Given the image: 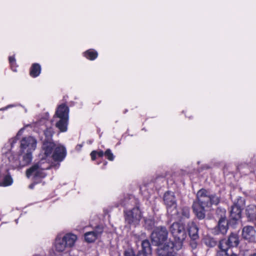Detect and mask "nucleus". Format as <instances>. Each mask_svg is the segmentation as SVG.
<instances>
[{"label":"nucleus","instance_id":"obj_23","mask_svg":"<svg viewBox=\"0 0 256 256\" xmlns=\"http://www.w3.org/2000/svg\"><path fill=\"white\" fill-rule=\"evenodd\" d=\"M104 156L109 160L112 161L114 160V156L110 149L106 150L104 152Z\"/></svg>","mask_w":256,"mask_h":256},{"label":"nucleus","instance_id":"obj_17","mask_svg":"<svg viewBox=\"0 0 256 256\" xmlns=\"http://www.w3.org/2000/svg\"><path fill=\"white\" fill-rule=\"evenodd\" d=\"M241 209L238 205L234 204L232 206L230 210V217L232 219L238 220L240 218Z\"/></svg>","mask_w":256,"mask_h":256},{"label":"nucleus","instance_id":"obj_28","mask_svg":"<svg viewBox=\"0 0 256 256\" xmlns=\"http://www.w3.org/2000/svg\"><path fill=\"white\" fill-rule=\"evenodd\" d=\"M150 254V253H149V252L140 250L138 252L136 256H148V255ZM134 256H135L134 255Z\"/></svg>","mask_w":256,"mask_h":256},{"label":"nucleus","instance_id":"obj_2","mask_svg":"<svg viewBox=\"0 0 256 256\" xmlns=\"http://www.w3.org/2000/svg\"><path fill=\"white\" fill-rule=\"evenodd\" d=\"M24 130V128L20 129L16 136L10 140L8 143L2 148V164L0 165L1 174L4 173L8 170V166L14 169L19 168L26 166L32 162V154L20 151V154L17 156H14L10 150L18 140V136L22 134Z\"/></svg>","mask_w":256,"mask_h":256},{"label":"nucleus","instance_id":"obj_31","mask_svg":"<svg viewBox=\"0 0 256 256\" xmlns=\"http://www.w3.org/2000/svg\"><path fill=\"white\" fill-rule=\"evenodd\" d=\"M226 256H228L227 253H226ZM230 256H237V255L236 254H232Z\"/></svg>","mask_w":256,"mask_h":256},{"label":"nucleus","instance_id":"obj_24","mask_svg":"<svg viewBox=\"0 0 256 256\" xmlns=\"http://www.w3.org/2000/svg\"><path fill=\"white\" fill-rule=\"evenodd\" d=\"M146 226L148 228L150 229L152 228L154 224V222L152 219H148L145 220Z\"/></svg>","mask_w":256,"mask_h":256},{"label":"nucleus","instance_id":"obj_21","mask_svg":"<svg viewBox=\"0 0 256 256\" xmlns=\"http://www.w3.org/2000/svg\"><path fill=\"white\" fill-rule=\"evenodd\" d=\"M142 249L141 250H143L149 253H150V244L148 240H143L142 243Z\"/></svg>","mask_w":256,"mask_h":256},{"label":"nucleus","instance_id":"obj_29","mask_svg":"<svg viewBox=\"0 0 256 256\" xmlns=\"http://www.w3.org/2000/svg\"><path fill=\"white\" fill-rule=\"evenodd\" d=\"M136 237H137V236H138H138H137V234H136ZM145 237H146V234H144V233H142V234H141V236H140V238H138V239H140V240H142L143 238H145Z\"/></svg>","mask_w":256,"mask_h":256},{"label":"nucleus","instance_id":"obj_19","mask_svg":"<svg viewBox=\"0 0 256 256\" xmlns=\"http://www.w3.org/2000/svg\"><path fill=\"white\" fill-rule=\"evenodd\" d=\"M40 72V66L38 64H34L32 66L30 71V74L32 77L35 78L39 76Z\"/></svg>","mask_w":256,"mask_h":256},{"label":"nucleus","instance_id":"obj_13","mask_svg":"<svg viewBox=\"0 0 256 256\" xmlns=\"http://www.w3.org/2000/svg\"><path fill=\"white\" fill-rule=\"evenodd\" d=\"M256 232L252 226H246L243 228L242 236V237L247 240L252 241L254 240Z\"/></svg>","mask_w":256,"mask_h":256},{"label":"nucleus","instance_id":"obj_26","mask_svg":"<svg viewBox=\"0 0 256 256\" xmlns=\"http://www.w3.org/2000/svg\"><path fill=\"white\" fill-rule=\"evenodd\" d=\"M9 61H10V63L11 65L12 70L14 72H16V68L14 67V65L15 64V63H16V60H15L14 58L12 56H10L9 58Z\"/></svg>","mask_w":256,"mask_h":256},{"label":"nucleus","instance_id":"obj_14","mask_svg":"<svg viewBox=\"0 0 256 256\" xmlns=\"http://www.w3.org/2000/svg\"><path fill=\"white\" fill-rule=\"evenodd\" d=\"M102 230L100 228H98L96 230L87 232L84 234V238L88 242H94L101 234Z\"/></svg>","mask_w":256,"mask_h":256},{"label":"nucleus","instance_id":"obj_10","mask_svg":"<svg viewBox=\"0 0 256 256\" xmlns=\"http://www.w3.org/2000/svg\"><path fill=\"white\" fill-rule=\"evenodd\" d=\"M36 146V140L32 136L25 137L20 142V151L23 152H32Z\"/></svg>","mask_w":256,"mask_h":256},{"label":"nucleus","instance_id":"obj_1","mask_svg":"<svg viewBox=\"0 0 256 256\" xmlns=\"http://www.w3.org/2000/svg\"><path fill=\"white\" fill-rule=\"evenodd\" d=\"M48 122L44 118L36 124V126L46 124V128L44 130L45 138L44 140L42 146L44 154L40 155V162L26 170V174L28 178L30 177L34 178H44L46 176L44 170L50 168V162L52 160L56 161H62L66 156L65 148L60 145L56 146L52 142V138L54 130L52 127L48 126Z\"/></svg>","mask_w":256,"mask_h":256},{"label":"nucleus","instance_id":"obj_18","mask_svg":"<svg viewBox=\"0 0 256 256\" xmlns=\"http://www.w3.org/2000/svg\"><path fill=\"white\" fill-rule=\"evenodd\" d=\"M246 214L250 220H253L256 218V206L250 205L246 210Z\"/></svg>","mask_w":256,"mask_h":256},{"label":"nucleus","instance_id":"obj_16","mask_svg":"<svg viewBox=\"0 0 256 256\" xmlns=\"http://www.w3.org/2000/svg\"><path fill=\"white\" fill-rule=\"evenodd\" d=\"M218 228L220 232L223 234L226 232L228 229V222L225 218H222L220 219L218 222Z\"/></svg>","mask_w":256,"mask_h":256},{"label":"nucleus","instance_id":"obj_7","mask_svg":"<svg viewBox=\"0 0 256 256\" xmlns=\"http://www.w3.org/2000/svg\"><path fill=\"white\" fill-rule=\"evenodd\" d=\"M239 243L238 236L236 234H232L228 240H222L219 244L220 250L217 256H226V251L230 247L236 246Z\"/></svg>","mask_w":256,"mask_h":256},{"label":"nucleus","instance_id":"obj_20","mask_svg":"<svg viewBox=\"0 0 256 256\" xmlns=\"http://www.w3.org/2000/svg\"><path fill=\"white\" fill-rule=\"evenodd\" d=\"M84 56L88 59L94 60L98 56V52L94 50L90 49L84 53Z\"/></svg>","mask_w":256,"mask_h":256},{"label":"nucleus","instance_id":"obj_11","mask_svg":"<svg viewBox=\"0 0 256 256\" xmlns=\"http://www.w3.org/2000/svg\"><path fill=\"white\" fill-rule=\"evenodd\" d=\"M141 217V212L138 208H134L126 213V221L130 226H135L138 224Z\"/></svg>","mask_w":256,"mask_h":256},{"label":"nucleus","instance_id":"obj_25","mask_svg":"<svg viewBox=\"0 0 256 256\" xmlns=\"http://www.w3.org/2000/svg\"><path fill=\"white\" fill-rule=\"evenodd\" d=\"M182 218H188L190 215L189 210L188 208H184L182 210Z\"/></svg>","mask_w":256,"mask_h":256},{"label":"nucleus","instance_id":"obj_30","mask_svg":"<svg viewBox=\"0 0 256 256\" xmlns=\"http://www.w3.org/2000/svg\"><path fill=\"white\" fill-rule=\"evenodd\" d=\"M214 244H215L214 242L212 241V242H210V246H214Z\"/></svg>","mask_w":256,"mask_h":256},{"label":"nucleus","instance_id":"obj_33","mask_svg":"<svg viewBox=\"0 0 256 256\" xmlns=\"http://www.w3.org/2000/svg\"><path fill=\"white\" fill-rule=\"evenodd\" d=\"M33 187H34V184H31V185H30V188H33Z\"/></svg>","mask_w":256,"mask_h":256},{"label":"nucleus","instance_id":"obj_5","mask_svg":"<svg viewBox=\"0 0 256 256\" xmlns=\"http://www.w3.org/2000/svg\"><path fill=\"white\" fill-rule=\"evenodd\" d=\"M68 112V107L66 104H62L58 108L54 117V120L56 122V126L61 132H65L67 130Z\"/></svg>","mask_w":256,"mask_h":256},{"label":"nucleus","instance_id":"obj_9","mask_svg":"<svg viewBox=\"0 0 256 256\" xmlns=\"http://www.w3.org/2000/svg\"><path fill=\"white\" fill-rule=\"evenodd\" d=\"M164 200L167 206L168 212L172 216L178 214V212L176 210V202L174 193L168 192L165 193Z\"/></svg>","mask_w":256,"mask_h":256},{"label":"nucleus","instance_id":"obj_34","mask_svg":"<svg viewBox=\"0 0 256 256\" xmlns=\"http://www.w3.org/2000/svg\"><path fill=\"white\" fill-rule=\"evenodd\" d=\"M250 256H256V254H254L250 255Z\"/></svg>","mask_w":256,"mask_h":256},{"label":"nucleus","instance_id":"obj_15","mask_svg":"<svg viewBox=\"0 0 256 256\" xmlns=\"http://www.w3.org/2000/svg\"><path fill=\"white\" fill-rule=\"evenodd\" d=\"M188 232L190 236L193 240L198 238V228L192 222L188 224Z\"/></svg>","mask_w":256,"mask_h":256},{"label":"nucleus","instance_id":"obj_12","mask_svg":"<svg viewBox=\"0 0 256 256\" xmlns=\"http://www.w3.org/2000/svg\"><path fill=\"white\" fill-rule=\"evenodd\" d=\"M158 248L157 250L158 255V256H169L174 252V248H176V244L172 241H168L166 243L158 244Z\"/></svg>","mask_w":256,"mask_h":256},{"label":"nucleus","instance_id":"obj_27","mask_svg":"<svg viewBox=\"0 0 256 256\" xmlns=\"http://www.w3.org/2000/svg\"><path fill=\"white\" fill-rule=\"evenodd\" d=\"M124 256H134V252L131 249H128L125 251Z\"/></svg>","mask_w":256,"mask_h":256},{"label":"nucleus","instance_id":"obj_32","mask_svg":"<svg viewBox=\"0 0 256 256\" xmlns=\"http://www.w3.org/2000/svg\"><path fill=\"white\" fill-rule=\"evenodd\" d=\"M169 256H177L176 254H173V252L172 254H170Z\"/></svg>","mask_w":256,"mask_h":256},{"label":"nucleus","instance_id":"obj_22","mask_svg":"<svg viewBox=\"0 0 256 256\" xmlns=\"http://www.w3.org/2000/svg\"><path fill=\"white\" fill-rule=\"evenodd\" d=\"M98 155V157H102L104 155V153L102 150L96 151L93 150L90 153V156L92 160L96 158V156Z\"/></svg>","mask_w":256,"mask_h":256},{"label":"nucleus","instance_id":"obj_8","mask_svg":"<svg viewBox=\"0 0 256 256\" xmlns=\"http://www.w3.org/2000/svg\"><path fill=\"white\" fill-rule=\"evenodd\" d=\"M168 232L164 227H158L151 234L152 242L155 245L163 244L170 241L168 239Z\"/></svg>","mask_w":256,"mask_h":256},{"label":"nucleus","instance_id":"obj_3","mask_svg":"<svg viewBox=\"0 0 256 256\" xmlns=\"http://www.w3.org/2000/svg\"><path fill=\"white\" fill-rule=\"evenodd\" d=\"M198 200L193 204V210L197 217L202 219L205 216V212L212 204L216 205L220 202V198L216 195H210L206 190L202 189L197 193Z\"/></svg>","mask_w":256,"mask_h":256},{"label":"nucleus","instance_id":"obj_35","mask_svg":"<svg viewBox=\"0 0 256 256\" xmlns=\"http://www.w3.org/2000/svg\"><path fill=\"white\" fill-rule=\"evenodd\" d=\"M10 106H8L6 108H10Z\"/></svg>","mask_w":256,"mask_h":256},{"label":"nucleus","instance_id":"obj_6","mask_svg":"<svg viewBox=\"0 0 256 256\" xmlns=\"http://www.w3.org/2000/svg\"><path fill=\"white\" fill-rule=\"evenodd\" d=\"M170 231L176 241V249L182 248V243L186 237V232L182 224L174 222L170 227Z\"/></svg>","mask_w":256,"mask_h":256},{"label":"nucleus","instance_id":"obj_4","mask_svg":"<svg viewBox=\"0 0 256 256\" xmlns=\"http://www.w3.org/2000/svg\"><path fill=\"white\" fill-rule=\"evenodd\" d=\"M77 236L72 233H68L62 237L57 236L54 243V248L57 252L66 253L74 246Z\"/></svg>","mask_w":256,"mask_h":256}]
</instances>
